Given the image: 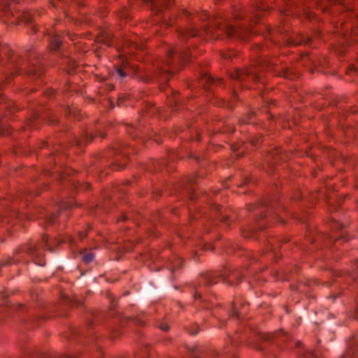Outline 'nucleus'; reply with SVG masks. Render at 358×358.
Masks as SVG:
<instances>
[{"mask_svg": "<svg viewBox=\"0 0 358 358\" xmlns=\"http://www.w3.org/2000/svg\"><path fill=\"white\" fill-rule=\"evenodd\" d=\"M218 278H221L227 285H234V280H239L240 276L238 273L231 270L225 271L224 272L217 271L204 274L200 280L199 286L195 288L196 290L194 295L195 300H203L201 296L203 289L215 284Z\"/></svg>", "mask_w": 358, "mask_h": 358, "instance_id": "nucleus-1", "label": "nucleus"}, {"mask_svg": "<svg viewBox=\"0 0 358 358\" xmlns=\"http://www.w3.org/2000/svg\"><path fill=\"white\" fill-rule=\"evenodd\" d=\"M206 34H213L216 36H219L221 34H226L229 37H244V30L242 28L235 27L227 22L222 24V22L214 20L212 22V29H205Z\"/></svg>", "mask_w": 358, "mask_h": 358, "instance_id": "nucleus-2", "label": "nucleus"}, {"mask_svg": "<svg viewBox=\"0 0 358 358\" xmlns=\"http://www.w3.org/2000/svg\"><path fill=\"white\" fill-rule=\"evenodd\" d=\"M42 248H45L46 249L49 250L51 252L53 251L49 245V241L46 236L43 237L42 242H41L40 246L35 245V244H31V245L24 246L22 248V251L27 252L32 258H34L36 264L43 266L45 265V263L43 262V261L42 259H41V256L42 254V251H41Z\"/></svg>", "mask_w": 358, "mask_h": 358, "instance_id": "nucleus-3", "label": "nucleus"}, {"mask_svg": "<svg viewBox=\"0 0 358 358\" xmlns=\"http://www.w3.org/2000/svg\"><path fill=\"white\" fill-rule=\"evenodd\" d=\"M27 52V59L22 58L20 55H17L15 54H13L12 55L8 56L9 62L12 67L17 68H27L28 64L31 66H35V63L34 62V59H38V55L36 52L32 51L31 50H26Z\"/></svg>", "mask_w": 358, "mask_h": 358, "instance_id": "nucleus-4", "label": "nucleus"}, {"mask_svg": "<svg viewBox=\"0 0 358 358\" xmlns=\"http://www.w3.org/2000/svg\"><path fill=\"white\" fill-rule=\"evenodd\" d=\"M189 56V52L188 48H171L167 52V64H170L171 62L185 61Z\"/></svg>", "mask_w": 358, "mask_h": 358, "instance_id": "nucleus-5", "label": "nucleus"}, {"mask_svg": "<svg viewBox=\"0 0 358 358\" xmlns=\"http://www.w3.org/2000/svg\"><path fill=\"white\" fill-rule=\"evenodd\" d=\"M287 334L285 332L278 333H262L259 335L262 343L256 344V348L260 351L266 350L267 345L272 343L274 340L278 339L280 337H286Z\"/></svg>", "mask_w": 358, "mask_h": 358, "instance_id": "nucleus-6", "label": "nucleus"}, {"mask_svg": "<svg viewBox=\"0 0 358 358\" xmlns=\"http://www.w3.org/2000/svg\"><path fill=\"white\" fill-rule=\"evenodd\" d=\"M20 0H2L0 1V16L5 15L6 17L14 16L15 6L20 3Z\"/></svg>", "mask_w": 358, "mask_h": 358, "instance_id": "nucleus-7", "label": "nucleus"}, {"mask_svg": "<svg viewBox=\"0 0 358 358\" xmlns=\"http://www.w3.org/2000/svg\"><path fill=\"white\" fill-rule=\"evenodd\" d=\"M48 38L50 48L57 50L62 44L60 36L54 31H48L45 34Z\"/></svg>", "mask_w": 358, "mask_h": 358, "instance_id": "nucleus-8", "label": "nucleus"}, {"mask_svg": "<svg viewBox=\"0 0 358 358\" xmlns=\"http://www.w3.org/2000/svg\"><path fill=\"white\" fill-rule=\"evenodd\" d=\"M233 79L242 81L245 79L246 77H251L253 80L257 79V75L256 72L253 71H245L243 70H237L232 75Z\"/></svg>", "mask_w": 358, "mask_h": 358, "instance_id": "nucleus-9", "label": "nucleus"}, {"mask_svg": "<svg viewBox=\"0 0 358 358\" xmlns=\"http://www.w3.org/2000/svg\"><path fill=\"white\" fill-rule=\"evenodd\" d=\"M201 84L206 88H208L211 85L220 84L222 83L221 79L215 80L211 76L207 73H203L201 78Z\"/></svg>", "mask_w": 358, "mask_h": 358, "instance_id": "nucleus-10", "label": "nucleus"}, {"mask_svg": "<svg viewBox=\"0 0 358 358\" xmlns=\"http://www.w3.org/2000/svg\"><path fill=\"white\" fill-rule=\"evenodd\" d=\"M57 215V214L56 213H49L45 209H41L39 213L38 219H42L45 222L52 224L55 222Z\"/></svg>", "mask_w": 358, "mask_h": 358, "instance_id": "nucleus-11", "label": "nucleus"}, {"mask_svg": "<svg viewBox=\"0 0 358 358\" xmlns=\"http://www.w3.org/2000/svg\"><path fill=\"white\" fill-rule=\"evenodd\" d=\"M153 9L155 10L157 13L161 12L162 9H164L166 7H168L171 0H150Z\"/></svg>", "mask_w": 358, "mask_h": 358, "instance_id": "nucleus-12", "label": "nucleus"}, {"mask_svg": "<svg viewBox=\"0 0 358 358\" xmlns=\"http://www.w3.org/2000/svg\"><path fill=\"white\" fill-rule=\"evenodd\" d=\"M17 20H20L26 23H31L33 20H35L34 16L29 12L17 13Z\"/></svg>", "mask_w": 358, "mask_h": 358, "instance_id": "nucleus-13", "label": "nucleus"}, {"mask_svg": "<svg viewBox=\"0 0 358 358\" xmlns=\"http://www.w3.org/2000/svg\"><path fill=\"white\" fill-rule=\"evenodd\" d=\"M94 137V134L91 131H85L83 134L82 139L81 138H76V142L78 144H81L82 141H84L85 143H89L92 141V139Z\"/></svg>", "mask_w": 358, "mask_h": 358, "instance_id": "nucleus-14", "label": "nucleus"}, {"mask_svg": "<svg viewBox=\"0 0 358 358\" xmlns=\"http://www.w3.org/2000/svg\"><path fill=\"white\" fill-rule=\"evenodd\" d=\"M197 34H198V33H197L196 30H195L194 29H189L182 31L180 33V37L182 39V38L194 36Z\"/></svg>", "mask_w": 358, "mask_h": 358, "instance_id": "nucleus-15", "label": "nucleus"}, {"mask_svg": "<svg viewBox=\"0 0 358 358\" xmlns=\"http://www.w3.org/2000/svg\"><path fill=\"white\" fill-rule=\"evenodd\" d=\"M185 193L192 200L194 199V189L192 186H187L184 189Z\"/></svg>", "mask_w": 358, "mask_h": 358, "instance_id": "nucleus-16", "label": "nucleus"}, {"mask_svg": "<svg viewBox=\"0 0 358 358\" xmlns=\"http://www.w3.org/2000/svg\"><path fill=\"white\" fill-rule=\"evenodd\" d=\"M182 259L180 258H176L171 262L170 270L172 271L173 268H179L181 266Z\"/></svg>", "mask_w": 358, "mask_h": 358, "instance_id": "nucleus-17", "label": "nucleus"}, {"mask_svg": "<svg viewBox=\"0 0 358 358\" xmlns=\"http://www.w3.org/2000/svg\"><path fill=\"white\" fill-rule=\"evenodd\" d=\"M94 255L92 253L85 254L82 256V259L85 264L90 263L94 259Z\"/></svg>", "mask_w": 358, "mask_h": 358, "instance_id": "nucleus-18", "label": "nucleus"}, {"mask_svg": "<svg viewBox=\"0 0 358 358\" xmlns=\"http://www.w3.org/2000/svg\"><path fill=\"white\" fill-rule=\"evenodd\" d=\"M161 73H162V80L165 82L167 80L168 78L171 76V72L170 71L169 69H163L161 71Z\"/></svg>", "mask_w": 358, "mask_h": 358, "instance_id": "nucleus-19", "label": "nucleus"}, {"mask_svg": "<svg viewBox=\"0 0 358 358\" xmlns=\"http://www.w3.org/2000/svg\"><path fill=\"white\" fill-rule=\"evenodd\" d=\"M73 205L71 201H64L59 204V208L62 210H65L69 208H71Z\"/></svg>", "mask_w": 358, "mask_h": 358, "instance_id": "nucleus-20", "label": "nucleus"}, {"mask_svg": "<svg viewBox=\"0 0 358 358\" xmlns=\"http://www.w3.org/2000/svg\"><path fill=\"white\" fill-rule=\"evenodd\" d=\"M231 317H238V310H237V305L235 302L233 303V308L231 312Z\"/></svg>", "mask_w": 358, "mask_h": 358, "instance_id": "nucleus-21", "label": "nucleus"}, {"mask_svg": "<svg viewBox=\"0 0 358 358\" xmlns=\"http://www.w3.org/2000/svg\"><path fill=\"white\" fill-rule=\"evenodd\" d=\"M259 65L262 68L270 69L271 64L268 61L262 60L259 62Z\"/></svg>", "mask_w": 358, "mask_h": 358, "instance_id": "nucleus-22", "label": "nucleus"}, {"mask_svg": "<svg viewBox=\"0 0 358 358\" xmlns=\"http://www.w3.org/2000/svg\"><path fill=\"white\" fill-rule=\"evenodd\" d=\"M64 301L66 303H75V304H77V305H80L81 304L80 301H76L74 299L69 298L68 296L65 297Z\"/></svg>", "mask_w": 358, "mask_h": 358, "instance_id": "nucleus-23", "label": "nucleus"}, {"mask_svg": "<svg viewBox=\"0 0 358 358\" xmlns=\"http://www.w3.org/2000/svg\"><path fill=\"white\" fill-rule=\"evenodd\" d=\"M263 206L264 207H266L269 209H272L273 210V206L271 204V201L270 200H265L263 201Z\"/></svg>", "mask_w": 358, "mask_h": 358, "instance_id": "nucleus-24", "label": "nucleus"}, {"mask_svg": "<svg viewBox=\"0 0 358 358\" xmlns=\"http://www.w3.org/2000/svg\"><path fill=\"white\" fill-rule=\"evenodd\" d=\"M8 52H9V50L7 47L1 46L0 45V54L3 53L4 55H8Z\"/></svg>", "mask_w": 358, "mask_h": 358, "instance_id": "nucleus-25", "label": "nucleus"}, {"mask_svg": "<svg viewBox=\"0 0 358 358\" xmlns=\"http://www.w3.org/2000/svg\"><path fill=\"white\" fill-rule=\"evenodd\" d=\"M159 327L162 330V331H167L169 329V326H168V324L166 323V322H161L159 324Z\"/></svg>", "mask_w": 358, "mask_h": 358, "instance_id": "nucleus-26", "label": "nucleus"}, {"mask_svg": "<svg viewBox=\"0 0 358 358\" xmlns=\"http://www.w3.org/2000/svg\"><path fill=\"white\" fill-rule=\"evenodd\" d=\"M199 327L196 325H194L192 329H189V332L192 334L195 335L198 331Z\"/></svg>", "mask_w": 358, "mask_h": 358, "instance_id": "nucleus-27", "label": "nucleus"}, {"mask_svg": "<svg viewBox=\"0 0 358 358\" xmlns=\"http://www.w3.org/2000/svg\"><path fill=\"white\" fill-rule=\"evenodd\" d=\"M117 73L119 77L121 78H124L126 76L125 73L121 69H118L117 70Z\"/></svg>", "mask_w": 358, "mask_h": 358, "instance_id": "nucleus-28", "label": "nucleus"}, {"mask_svg": "<svg viewBox=\"0 0 358 358\" xmlns=\"http://www.w3.org/2000/svg\"><path fill=\"white\" fill-rule=\"evenodd\" d=\"M50 358H76V355H64V356H56Z\"/></svg>", "mask_w": 358, "mask_h": 358, "instance_id": "nucleus-29", "label": "nucleus"}, {"mask_svg": "<svg viewBox=\"0 0 358 358\" xmlns=\"http://www.w3.org/2000/svg\"><path fill=\"white\" fill-rule=\"evenodd\" d=\"M219 219L221 222H226L228 219L227 215H223L222 213H220Z\"/></svg>", "mask_w": 358, "mask_h": 358, "instance_id": "nucleus-30", "label": "nucleus"}, {"mask_svg": "<svg viewBox=\"0 0 358 358\" xmlns=\"http://www.w3.org/2000/svg\"><path fill=\"white\" fill-rule=\"evenodd\" d=\"M15 262V259H9L6 263L5 264H14Z\"/></svg>", "mask_w": 358, "mask_h": 358, "instance_id": "nucleus-31", "label": "nucleus"}, {"mask_svg": "<svg viewBox=\"0 0 358 358\" xmlns=\"http://www.w3.org/2000/svg\"><path fill=\"white\" fill-rule=\"evenodd\" d=\"M135 322L136 324H141V325L143 324V321L141 319H140V318L135 319Z\"/></svg>", "mask_w": 358, "mask_h": 358, "instance_id": "nucleus-32", "label": "nucleus"}, {"mask_svg": "<svg viewBox=\"0 0 358 358\" xmlns=\"http://www.w3.org/2000/svg\"><path fill=\"white\" fill-rule=\"evenodd\" d=\"M80 238H83L86 236V232L83 231L80 234Z\"/></svg>", "mask_w": 358, "mask_h": 358, "instance_id": "nucleus-33", "label": "nucleus"}, {"mask_svg": "<svg viewBox=\"0 0 358 358\" xmlns=\"http://www.w3.org/2000/svg\"><path fill=\"white\" fill-rule=\"evenodd\" d=\"M71 182L73 187H74L75 188H78L77 184L74 180H72Z\"/></svg>", "mask_w": 358, "mask_h": 358, "instance_id": "nucleus-34", "label": "nucleus"}, {"mask_svg": "<svg viewBox=\"0 0 358 358\" xmlns=\"http://www.w3.org/2000/svg\"><path fill=\"white\" fill-rule=\"evenodd\" d=\"M250 115L248 117L247 120H243V123H250Z\"/></svg>", "mask_w": 358, "mask_h": 358, "instance_id": "nucleus-35", "label": "nucleus"}, {"mask_svg": "<svg viewBox=\"0 0 358 358\" xmlns=\"http://www.w3.org/2000/svg\"><path fill=\"white\" fill-rule=\"evenodd\" d=\"M96 135H97V136H103V135L102 134V133H101V131H99V130H97V131H96Z\"/></svg>", "mask_w": 358, "mask_h": 358, "instance_id": "nucleus-36", "label": "nucleus"}, {"mask_svg": "<svg viewBox=\"0 0 358 358\" xmlns=\"http://www.w3.org/2000/svg\"><path fill=\"white\" fill-rule=\"evenodd\" d=\"M306 352H307V354H308V355H310V356H315V355H313V352H311V351H310V350H308Z\"/></svg>", "mask_w": 358, "mask_h": 358, "instance_id": "nucleus-37", "label": "nucleus"}, {"mask_svg": "<svg viewBox=\"0 0 358 358\" xmlns=\"http://www.w3.org/2000/svg\"><path fill=\"white\" fill-rule=\"evenodd\" d=\"M206 17H207V15L206 14H203L201 16H200V18L201 20H203Z\"/></svg>", "mask_w": 358, "mask_h": 358, "instance_id": "nucleus-38", "label": "nucleus"}, {"mask_svg": "<svg viewBox=\"0 0 358 358\" xmlns=\"http://www.w3.org/2000/svg\"><path fill=\"white\" fill-rule=\"evenodd\" d=\"M27 72L29 73H32V71L31 70H27ZM36 73V70L34 69V70H33V73Z\"/></svg>", "mask_w": 358, "mask_h": 358, "instance_id": "nucleus-39", "label": "nucleus"}, {"mask_svg": "<svg viewBox=\"0 0 358 358\" xmlns=\"http://www.w3.org/2000/svg\"><path fill=\"white\" fill-rule=\"evenodd\" d=\"M189 185H192L193 184V182H194L193 178L189 179Z\"/></svg>", "mask_w": 358, "mask_h": 358, "instance_id": "nucleus-40", "label": "nucleus"}, {"mask_svg": "<svg viewBox=\"0 0 358 358\" xmlns=\"http://www.w3.org/2000/svg\"><path fill=\"white\" fill-rule=\"evenodd\" d=\"M59 2L67 3L69 0H58Z\"/></svg>", "mask_w": 358, "mask_h": 358, "instance_id": "nucleus-41", "label": "nucleus"}, {"mask_svg": "<svg viewBox=\"0 0 358 358\" xmlns=\"http://www.w3.org/2000/svg\"><path fill=\"white\" fill-rule=\"evenodd\" d=\"M336 227H338V228H340V227H342V225H341L340 223H338V222H336Z\"/></svg>", "mask_w": 358, "mask_h": 358, "instance_id": "nucleus-42", "label": "nucleus"}, {"mask_svg": "<svg viewBox=\"0 0 358 358\" xmlns=\"http://www.w3.org/2000/svg\"><path fill=\"white\" fill-rule=\"evenodd\" d=\"M0 298H1L2 300H4V299H5V298H6V296H5L4 295H3V294H1V295H0Z\"/></svg>", "mask_w": 358, "mask_h": 358, "instance_id": "nucleus-43", "label": "nucleus"}, {"mask_svg": "<svg viewBox=\"0 0 358 358\" xmlns=\"http://www.w3.org/2000/svg\"><path fill=\"white\" fill-rule=\"evenodd\" d=\"M122 167H123L122 165L117 164V169H122Z\"/></svg>", "mask_w": 358, "mask_h": 358, "instance_id": "nucleus-44", "label": "nucleus"}, {"mask_svg": "<svg viewBox=\"0 0 358 358\" xmlns=\"http://www.w3.org/2000/svg\"><path fill=\"white\" fill-rule=\"evenodd\" d=\"M83 186H84L85 188H88L90 187V185L86 184V185H83Z\"/></svg>", "mask_w": 358, "mask_h": 358, "instance_id": "nucleus-45", "label": "nucleus"}, {"mask_svg": "<svg viewBox=\"0 0 358 358\" xmlns=\"http://www.w3.org/2000/svg\"><path fill=\"white\" fill-rule=\"evenodd\" d=\"M55 242L57 244H59V241L56 240V239L55 240Z\"/></svg>", "mask_w": 358, "mask_h": 358, "instance_id": "nucleus-46", "label": "nucleus"}, {"mask_svg": "<svg viewBox=\"0 0 358 358\" xmlns=\"http://www.w3.org/2000/svg\"><path fill=\"white\" fill-rule=\"evenodd\" d=\"M155 110V108H153ZM150 110H152V108H150ZM149 113H152V111H149Z\"/></svg>", "mask_w": 358, "mask_h": 358, "instance_id": "nucleus-47", "label": "nucleus"}, {"mask_svg": "<svg viewBox=\"0 0 358 358\" xmlns=\"http://www.w3.org/2000/svg\"><path fill=\"white\" fill-rule=\"evenodd\" d=\"M16 261H20V257H17Z\"/></svg>", "mask_w": 358, "mask_h": 358, "instance_id": "nucleus-48", "label": "nucleus"}, {"mask_svg": "<svg viewBox=\"0 0 358 358\" xmlns=\"http://www.w3.org/2000/svg\"><path fill=\"white\" fill-rule=\"evenodd\" d=\"M69 113L71 114V110L69 109Z\"/></svg>", "mask_w": 358, "mask_h": 358, "instance_id": "nucleus-49", "label": "nucleus"}, {"mask_svg": "<svg viewBox=\"0 0 358 358\" xmlns=\"http://www.w3.org/2000/svg\"><path fill=\"white\" fill-rule=\"evenodd\" d=\"M344 358H345V357H344Z\"/></svg>", "mask_w": 358, "mask_h": 358, "instance_id": "nucleus-50", "label": "nucleus"}]
</instances>
